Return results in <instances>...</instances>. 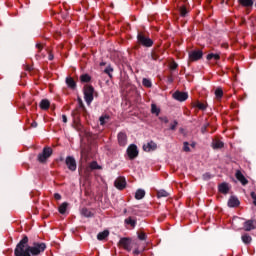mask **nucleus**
Masks as SVG:
<instances>
[{"label":"nucleus","instance_id":"1","mask_svg":"<svg viewBox=\"0 0 256 256\" xmlns=\"http://www.w3.org/2000/svg\"><path fill=\"white\" fill-rule=\"evenodd\" d=\"M47 249V244L41 242H34L33 246H29V237L24 235L23 238L16 245L14 250L15 256H37L41 255Z\"/></svg>","mask_w":256,"mask_h":256},{"label":"nucleus","instance_id":"2","mask_svg":"<svg viewBox=\"0 0 256 256\" xmlns=\"http://www.w3.org/2000/svg\"><path fill=\"white\" fill-rule=\"evenodd\" d=\"M84 99L87 105H91L93 103L94 95H95V88L89 84L84 86Z\"/></svg>","mask_w":256,"mask_h":256},{"label":"nucleus","instance_id":"3","mask_svg":"<svg viewBox=\"0 0 256 256\" xmlns=\"http://www.w3.org/2000/svg\"><path fill=\"white\" fill-rule=\"evenodd\" d=\"M137 42L139 45H142V47H153V40L143 32H138Z\"/></svg>","mask_w":256,"mask_h":256},{"label":"nucleus","instance_id":"4","mask_svg":"<svg viewBox=\"0 0 256 256\" xmlns=\"http://www.w3.org/2000/svg\"><path fill=\"white\" fill-rule=\"evenodd\" d=\"M53 155V149L51 147H44L42 153L38 154L39 163H47V159Z\"/></svg>","mask_w":256,"mask_h":256},{"label":"nucleus","instance_id":"5","mask_svg":"<svg viewBox=\"0 0 256 256\" xmlns=\"http://www.w3.org/2000/svg\"><path fill=\"white\" fill-rule=\"evenodd\" d=\"M80 113H83V115H87V108L85 107L83 100L81 98H78V107L72 111V116L75 117V119H79Z\"/></svg>","mask_w":256,"mask_h":256},{"label":"nucleus","instance_id":"6","mask_svg":"<svg viewBox=\"0 0 256 256\" xmlns=\"http://www.w3.org/2000/svg\"><path fill=\"white\" fill-rule=\"evenodd\" d=\"M127 155L130 161H133V159H137V157H139V149H137V145H129L127 148Z\"/></svg>","mask_w":256,"mask_h":256},{"label":"nucleus","instance_id":"7","mask_svg":"<svg viewBox=\"0 0 256 256\" xmlns=\"http://www.w3.org/2000/svg\"><path fill=\"white\" fill-rule=\"evenodd\" d=\"M189 61L191 63L195 61H199L203 59V51L202 50H192L188 52Z\"/></svg>","mask_w":256,"mask_h":256},{"label":"nucleus","instance_id":"8","mask_svg":"<svg viewBox=\"0 0 256 256\" xmlns=\"http://www.w3.org/2000/svg\"><path fill=\"white\" fill-rule=\"evenodd\" d=\"M65 164L69 171H77V161L73 156H67L65 160Z\"/></svg>","mask_w":256,"mask_h":256},{"label":"nucleus","instance_id":"9","mask_svg":"<svg viewBox=\"0 0 256 256\" xmlns=\"http://www.w3.org/2000/svg\"><path fill=\"white\" fill-rule=\"evenodd\" d=\"M114 187H116V189H119V191H123V189L127 187V180H125V177H118L114 181Z\"/></svg>","mask_w":256,"mask_h":256},{"label":"nucleus","instance_id":"10","mask_svg":"<svg viewBox=\"0 0 256 256\" xmlns=\"http://www.w3.org/2000/svg\"><path fill=\"white\" fill-rule=\"evenodd\" d=\"M173 98L176 101L183 102V101H187V99H189V94L187 92L176 91L173 94Z\"/></svg>","mask_w":256,"mask_h":256},{"label":"nucleus","instance_id":"11","mask_svg":"<svg viewBox=\"0 0 256 256\" xmlns=\"http://www.w3.org/2000/svg\"><path fill=\"white\" fill-rule=\"evenodd\" d=\"M256 221L255 218L246 220L243 224L244 231H253V229H256Z\"/></svg>","mask_w":256,"mask_h":256},{"label":"nucleus","instance_id":"12","mask_svg":"<svg viewBox=\"0 0 256 256\" xmlns=\"http://www.w3.org/2000/svg\"><path fill=\"white\" fill-rule=\"evenodd\" d=\"M119 245L120 247H123V249H125V251H131L132 247H131V238H121L119 241Z\"/></svg>","mask_w":256,"mask_h":256},{"label":"nucleus","instance_id":"13","mask_svg":"<svg viewBox=\"0 0 256 256\" xmlns=\"http://www.w3.org/2000/svg\"><path fill=\"white\" fill-rule=\"evenodd\" d=\"M117 139L118 145H120V147H125V145H127V133L119 132L117 135Z\"/></svg>","mask_w":256,"mask_h":256},{"label":"nucleus","instance_id":"14","mask_svg":"<svg viewBox=\"0 0 256 256\" xmlns=\"http://www.w3.org/2000/svg\"><path fill=\"white\" fill-rule=\"evenodd\" d=\"M235 177L238 181H240V183H242V185H247L249 183V180H247V178H245V175H243L241 170L236 171Z\"/></svg>","mask_w":256,"mask_h":256},{"label":"nucleus","instance_id":"15","mask_svg":"<svg viewBox=\"0 0 256 256\" xmlns=\"http://www.w3.org/2000/svg\"><path fill=\"white\" fill-rule=\"evenodd\" d=\"M241 205V202L239 201V198L237 196H231L228 200V207L235 208L239 207Z\"/></svg>","mask_w":256,"mask_h":256},{"label":"nucleus","instance_id":"16","mask_svg":"<svg viewBox=\"0 0 256 256\" xmlns=\"http://www.w3.org/2000/svg\"><path fill=\"white\" fill-rule=\"evenodd\" d=\"M157 149V143L150 141L147 144L143 145V150L146 151L147 153L151 151H155Z\"/></svg>","mask_w":256,"mask_h":256},{"label":"nucleus","instance_id":"17","mask_svg":"<svg viewBox=\"0 0 256 256\" xmlns=\"http://www.w3.org/2000/svg\"><path fill=\"white\" fill-rule=\"evenodd\" d=\"M66 85L72 91H75V89H77V82H75L73 77H66Z\"/></svg>","mask_w":256,"mask_h":256},{"label":"nucleus","instance_id":"18","mask_svg":"<svg viewBox=\"0 0 256 256\" xmlns=\"http://www.w3.org/2000/svg\"><path fill=\"white\" fill-rule=\"evenodd\" d=\"M225 147V143L219 139H215L212 141V149H223Z\"/></svg>","mask_w":256,"mask_h":256},{"label":"nucleus","instance_id":"19","mask_svg":"<svg viewBox=\"0 0 256 256\" xmlns=\"http://www.w3.org/2000/svg\"><path fill=\"white\" fill-rule=\"evenodd\" d=\"M39 107L42 111H47V109L51 107V102H49L48 99H43L41 100Z\"/></svg>","mask_w":256,"mask_h":256},{"label":"nucleus","instance_id":"20","mask_svg":"<svg viewBox=\"0 0 256 256\" xmlns=\"http://www.w3.org/2000/svg\"><path fill=\"white\" fill-rule=\"evenodd\" d=\"M241 240L244 243V245H251V241H253V238L249 234H243L241 236Z\"/></svg>","mask_w":256,"mask_h":256},{"label":"nucleus","instance_id":"21","mask_svg":"<svg viewBox=\"0 0 256 256\" xmlns=\"http://www.w3.org/2000/svg\"><path fill=\"white\" fill-rule=\"evenodd\" d=\"M218 189L220 193H223V195H227V193H229V185L227 183L220 184Z\"/></svg>","mask_w":256,"mask_h":256},{"label":"nucleus","instance_id":"22","mask_svg":"<svg viewBox=\"0 0 256 256\" xmlns=\"http://www.w3.org/2000/svg\"><path fill=\"white\" fill-rule=\"evenodd\" d=\"M144 197H145V190L143 189L136 190L135 199L137 201H141V199H143Z\"/></svg>","mask_w":256,"mask_h":256},{"label":"nucleus","instance_id":"23","mask_svg":"<svg viewBox=\"0 0 256 256\" xmlns=\"http://www.w3.org/2000/svg\"><path fill=\"white\" fill-rule=\"evenodd\" d=\"M67 207H69V203L63 202L58 208L59 213L65 215L67 213Z\"/></svg>","mask_w":256,"mask_h":256},{"label":"nucleus","instance_id":"24","mask_svg":"<svg viewBox=\"0 0 256 256\" xmlns=\"http://www.w3.org/2000/svg\"><path fill=\"white\" fill-rule=\"evenodd\" d=\"M109 237V230H104L103 232L98 233L97 239L98 241H103Z\"/></svg>","mask_w":256,"mask_h":256},{"label":"nucleus","instance_id":"25","mask_svg":"<svg viewBox=\"0 0 256 256\" xmlns=\"http://www.w3.org/2000/svg\"><path fill=\"white\" fill-rule=\"evenodd\" d=\"M238 3L242 7H253V0H238Z\"/></svg>","mask_w":256,"mask_h":256},{"label":"nucleus","instance_id":"26","mask_svg":"<svg viewBox=\"0 0 256 256\" xmlns=\"http://www.w3.org/2000/svg\"><path fill=\"white\" fill-rule=\"evenodd\" d=\"M207 61H211L214 59V61H219L221 59V56L219 54L210 53L206 56Z\"/></svg>","mask_w":256,"mask_h":256},{"label":"nucleus","instance_id":"27","mask_svg":"<svg viewBox=\"0 0 256 256\" xmlns=\"http://www.w3.org/2000/svg\"><path fill=\"white\" fill-rule=\"evenodd\" d=\"M81 83H89L91 82V76L89 74H82L80 76Z\"/></svg>","mask_w":256,"mask_h":256},{"label":"nucleus","instance_id":"28","mask_svg":"<svg viewBox=\"0 0 256 256\" xmlns=\"http://www.w3.org/2000/svg\"><path fill=\"white\" fill-rule=\"evenodd\" d=\"M194 107H197L198 109H200V111H205V109H207V105L203 102H199V101H196L194 103Z\"/></svg>","mask_w":256,"mask_h":256},{"label":"nucleus","instance_id":"29","mask_svg":"<svg viewBox=\"0 0 256 256\" xmlns=\"http://www.w3.org/2000/svg\"><path fill=\"white\" fill-rule=\"evenodd\" d=\"M109 119H111V117L109 115H102L99 118L100 121V125H106V123L109 121Z\"/></svg>","mask_w":256,"mask_h":256},{"label":"nucleus","instance_id":"30","mask_svg":"<svg viewBox=\"0 0 256 256\" xmlns=\"http://www.w3.org/2000/svg\"><path fill=\"white\" fill-rule=\"evenodd\" d=\"M126 225H131V227H135L137 225V220L133 219L132 217H128L125 219Z\"/></svg>","mask_w":256,"mask_h":256},{"label":"nucleus","instance_id":"31","mask_svg":"<svg viewBox=\"0 0 256 256\" xmlns=\"http://www.w3.org/2000/svg\"><path fill=\"white\" fill-rule=\"evenodd\" d=\"M151 113L153 115H159V113H161V110L157 107L156 104H151Z\"/></svg>","mask_w":256,"mask_h":256},{"label":"nucleus","instance_id":"32","mask_svg":"<svg viewBox=\"0 0 256 256\" xmlns=\"http://www.w3.org/2000/svg\"><path fill=\"white\" fill-rule=\"evenodd\" d=\"M104 73H106V75H108L110 77V79H113V67H111V65L107 66L104 70Z\"/></svg>","mask_w":256,"mask_h":256},{"label":"nucleus","instance_id":"33","mask_svg":"<svg viewBox=\"0 0 256 256\" xmlns=\"http://www.w3.org/2000/svg\"><path fill=\"white\" fill-rule=\"evenodd\" d=\"M157 197L158 199H161V197H169V192H167L166 190H159L157 192Z\"/></svg>","mask_w":256,"mask_h":256},{"label":"nucleus","instance_id":"34","mask_svg":"<svg viewBox=\"0 0 256 256\" xmlns=\"http://www.w3.org/2000/svg\"><path fill=\"white\" fill-rule=\"evenodd\" d=\"M81 213L83 217H93V213L87 208H83Z\"/></svg>","mask_w":256,"mask_h":256},{"label":"nucleus","instance_id":"35","mask_svg":"<svg viewBox=\"0 0 256 256\" xmlns=\"http://www.w3.org/2000/svg\"><path fill=\"white\" fill-rule=\"evenodd\" d=\"M142 84L144 87H147L148 89L153 86V84L151 83V80H149L147 78H143Z\"/></svg>","mask_w":256,"mask_h":256},{"label":"nucleus","instance_id":"36","mask_svg":"<svg viewBox=\"0 0 256 256\" xmlns=\"http://www.w3.org/2000/svg\"><path fill=\"white\" fill-rule=\"evenodd\" d=\"M215 96L217 99H222L223 98V89L222 88H217L215 90Z\"/></svg>","mask_w":256,"mask_h":256},{"label":"nucleus","instance_id":"37","mask_svg":"<svg viewBox=\"0 0 256 256\" xmlns=\"http://www.w3.org/2000/svg\"><path fill=\"white\" fill-rule=\"evenodd\" d=\"M180 15L181 17H187V13H189V11L187 10V8L185 6L180 7Z\"/></svg>","mask_w":256,"mask_h":256},{"label":"nucleus","instance_id":"38","mask_svg":"<svg viewBox=\"0 0 256 256\" xmlns=\"http://www.w3.org/2000/svg\"><path fill=\"white\" fill-rule=\"evenodd\" d=\"M150 58L152 59V61H157V59H159V54L152 50V52L150 53Z\"/></svg>","mask_w":256,"mask_h":256},{"label":"nucleus","instance_id":"39","mask_svg":"<svg viewBox=\"0 0 256 256\" xmlns=\"http://www.w3.org/2000/svg\"><path fill=\"white\" fill-rule=\"evenodd\" d=\"M90 169L95 170V169H101V166L97 163V161H93L90 163Z\"/></svg>","mask_w":256,"mask_h":256},{"label":"nucleus","instance_id":"40","mask_svg":"<svg viewBox=\"0 0 256 256\" xmlns=\"http://www.w3.org/2000/svg\"><path fill=\"white\" fill-rule=\"evenodd\" d=\"M138 239L140 241H146L147 240V234H145V232L138 233Z\"/></svg>","mask_w":256,"mask_h":256},{"label":"nucleus","instance_id":"41","mask_svg":"<svg viewBox=\"0 0 256 256\" xmlns=\"http://www.w3.org/2000/svg\"><path fill=\"white\" fill-rule=\"evenodd\" d=\"M177 125H179V122L177 120H174L172 124H170V131H176Z\"/></svg>","mask_w":256,"mask_h":256},{"label":"nucleus","instance_id":"42","mask_svg":"<svg viewBox=\"0 0 256 256\" xmlns=\"http://www.w3.org/2000/svg\"><path fill=\"white\" fill-rule=\"evenodd\" d=\"M74 129H76V131H83V126L79 122H74Z\"/></svg>","mask_w":256,"mask_h":256},{"label":"nucleus","instance_id":"43","mask_svg":"<svg viewBox=\"0 0 256 256\" xmlns=\"http://www.w3.org/2000/svg\"><path fill=\"white\" fill-rule=\"evenodd\" d=\"M183 145V151L189 153V151H191V148H189V142H184Z\"/></svg>","mask_w":256,"mask_h":256},{"label":"nucleus","instance_id":"44","mask_svg":"<svg viewBox=\"0 0 256 256\" xmlns=\"http://www.w3.org/2000/svg\"><path fill=\"white\" fill-rule=\"evenodd\" d=\"M211 177H213V176L209 172L204 173L203 176H202L204 181H209V179H211Z\"/></svg>","mask_w":256,"mask_h":256},{"label":"nucleus","instance_id":"45","mask_svg":"<svg viewBox=\"0 0 256 256\" xmlns=\"http://www.w3.org/2000/svg\"><path fill=\"white\" fill-rule=\"evenodd\" d=\"M179 67V64H177V62H172L171 64H170V69L172 70V71H175V69H177Z\"/></svg>","mask_w":256,"mask_h":256},{"label":"nucleus","instance_id":"46","mask_svg":"<svg viewBox=\"0 0 256 256\" xmlns=\"http://www.w3.org/2000/svg\"><path fill=\"white\" fill-rule=\"evenodd\" d=\"M207 127H209V123H206L201 128V133L205 134L207 133Z\"/></svg>","mask_w":256,"mask_h":256},{"label":"nucleus","instance_id":"47","mask_svg":"<svg viewBox=\"0 0 256 256\" xmlns=\"http://www.w3.org/2000/svg\"><path fill=\"white\" fill-rule=\"evenodd\" d=\"M250 197H252L253 205H255V207H256V193L255 192H251Z\"/></svg>","mask_w":256,"mask_h":256},{"label":"nucleus","instance_id":"48","mask_svg":"<svg viewBox=\"0 0 256 256\" xmlns=\"http://www.w3.org/2000/svg\"><path fill=\"white\" fill-rule=\"evenodd\" d=\"M159 119H160V121H162L163 123H169V118H167L166 116L160 117Z\"/></svg>","mask_w":256,"mask_h":256},{"label":"nucleus","instance_id":"49","mask_svg":"<svg viewBox=\"0 0 256 256\" xmlns=\"http://www.w3.org/2000/svg\"><path fill=\"white\" fill-rule=\"evenodd\" d=\"M54 199H56V201H61V194L55 193L54 194Z\"/></svg>","mask_w":256,"mask_h":256},{"label":"nucleus","instance_id":"50","mask_svg":"<svg viewBox=\"0 0 256 256\" xmlns=\"http://www.w3.org/2000/svg\"><path fill=\"white\" fill-rule=\"evenodd\" d=\"M48 59L49 61H53V59H55V56L53 55V53H49Z\"/></svg>","mask_w":256,"mask_h":256},{"label":"nucleus","instance_id":"51","mask_svg":"<svg viewBox=\"0 0 256 256\" xmlns=\"http://www.w3.org/2000/svg\"><path fill=\"white\" fill-rule=\"evenodd\" d=\"M62 121L63 123H67V115H62Z\"/></svg>","mask_w":256,"mask_h":256},{"label":"nucleus","instance_id":"52","mask_svg":"<svg viewBox=\"0 0 256 256\" xmlns=\"http://www.w3.org/2000/svg\"><path fill=\"white\" fill-rule=\"evenodd\" d=\"M36 48L39 49V51H41L43 49V45L38 43L36 44Z\"/></svg>","mask_w":256,"mask_h":256},{"label":"nucleus","instance_id":"53","mask_svg":"<svg viewBox=\"0 0 256 256\" xmlns=\"http://www.w3.org/2000/svg\"><path fill=\"white\" fill-rule=\"evenodd\" d=\"M140 253H141V251H139V249H135V250L133 251V254H134V255H140Z\"/></svg>","mask_w":256,"mask_h":256},{"label":"nucleus","instance_id":"54","mask_svg":"<svg viewBox=\"0 0 256 256\" xmlns=\"http://www.w3.org/2000/svg\"><path fill=\"white\" fill-rule=\"evenodd\" d=\"M31 127H33V128L37 127V122H36V121H33V122L31 123Z\"/></svg>","mask_w":256,"mask_h":256},{"label":"nucleus","instance_id":"55","mask_svg":"<svg viewBox=\"0 0 256 256\" xmlns=\"http://www.w3.org/2000/svg\"><path fill=\"white\" fill-rule=\"evenodd\" d=\"M105 65H107V63H105V62H101V63H100V67H103V66H105Z\"/></svg>","mask_w":256,"mask_h":256},{"label":"nucleus","instance_id":"56","mask_svg":"<svg viewBox=\"0 0 256 256\" xmlns=\"http://www.w3.org/2000/svg\"><path fill=\"white\" fill-rule=\"evenodd\" d=\"M168 81H169V83H173V78L170 77V78L168 79Z\"/></svg>","mask_w":256,"mask_h":256},{"label":"nucleus","instance_id":"57","mask_svg":"<svg viewBox=\"0 0 256 256\" xmlns=\"http://www.w3.org/2000/svg\"><path fill=\"white\" fill-rule=\"evenodd\" d=\"M83 155H84V152H83V150L81 151V157H83Z\"/></svg>","mask_w":256,"mask_h":256},{"label":"nucleus","instance_id":"58","mask_svg":"<svg viewBox=\"0 0 256 256\" xmlns=\"http://www.w3.org/2000/svg\"><path fill=\"white\" fill-rule=\"evenodd\" d=\"M191 147H195V144H191Z\"/></svg>","mask_w":256,"mask_h":256},{"label":"nucleus","instance_id":"59","mask_svg":"<svg viewBox=\"0 0 256 256\" xmlns=\"http://www.w3.org/2000/svg\"><path fill=\"white\" fill-rule=\"evenodd\" d=\"M124 213H127V209L124 210Z\"/></svg>","mask_w":256,"mask_h":256}]
</instances>
